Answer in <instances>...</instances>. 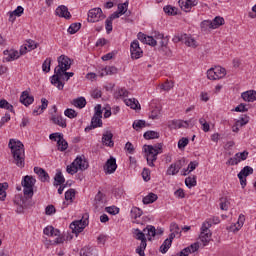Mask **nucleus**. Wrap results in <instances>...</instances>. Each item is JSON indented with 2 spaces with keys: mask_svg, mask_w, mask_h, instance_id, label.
<instances>
[{
  "mask_svg": "<svg viewBox=\"0 0 256 256\" xmlns=\"http://www.w3.org/2000/svg\"><path fill=\"white\" fill-rule=\"evenodd\" d=\"M8 147L14 159L13 163L23 169L25 167V145L23 142L12 138L9 140Z\"/></svg>",
  "mask_w": 256,
  "mask_h": 256,
  "instance_id": "nucleus-1",
  "label": "nucleus"
},
{
  "mask_svg": "<svg viewBox=\"0 0 256 256\" xmlns=\"http://www.w3.org/2000/svg\"><path fill=\"white\" fill-rule=\"evenodd\" d=\"M144 152L146 153V161L149 167H155L154 161H157V155L163 153V143L156 145H144Z\"/></svg>",
  "mask_w": 256,
  "mask_h": 256,
  "instance_id": "nucleus-2",
  "label": "nucleus"
},
{
  "mask_svg": "<svg viewBox=\"0 0 256 256\" xmlns=\"http://www.w3.org/2000/svg\"><path fill=\"white\" fill-rule=\"evenodd\" d=\"M73 75H75V73L67 71H62L60 74L58 72H54V75L51 76L50 81L54 87L59 89V91H63V87H65V83H63V81H69Z\"/></svg>",
  "mask_w": 256,
  "mask_h": 256,
  "instance_id": "nucleus-3",
  "label": "nucleus"
},
{
  "mask_svg": "<svg viewBox=\"0 0 256 256\" xmlns=\"http://www.w3.org/2000/svg\"><path fill=\"white\" fill-rule=\"evenodd\" d=\"M103 110L101 109V104L96 105L95 113L91 119L90 126L85 128V132L89 133L92 129H97V127H103Z\"/></svg>",
  "mask_w": 256,
  "mask_h": 256,
  "instance_id": "nucleus-4",
  "label": "nucleus"
},
{
  "mask_svg": "<svg viewBox=\"0 0 256 256\" xmlns=\"http://www.w3.org/2000/svg\"><path fill=\"white\" fill-rule=\"evenodd\" d=\"M147 232L141 231L139 228L133 230V236L137 241H141L140 245L136 248V253L140 256H145V249H147V238L145 237Z\"/></svg>",
  "mask_w": 256,
  "mask_h": 256,
  "instance_id": "nucleus-5",
  "label": "nucleus"
},
{
  "mask_svg": "<svg viewBox=\"0 0 256 256\" xmlns=\"http://www.w3.org/2000/svg\"><path fill=\"white\" fill-rule=\"evenodd\" d=\"M58 66L55 67L54 73L61 75L63 71H69L71 69V58H68L66 55H61L57 59Z\"/></svg>",
  "mask_w": 256,
  "mask_h": 256,
  "instance_id": "nucleus-6",
  "label": "nucleus"
},
{
  "mask_svg": "<svg viewBox=\"0 0 256 256\" xmlns=\"http://www.w3.org/2000/svg\"><path fill=\"white\" fill-rule=\"evenodd\" d=\"M227 75V70L221 66H216L214 68H210L207 71V77L211 81H217V79H223Z\"/></svg>",
  "mask_w": 256,
  "mask_h": 256,
  "instance_id": "nucleus-7",
  "label": "nucleus"
},
{
  "mask_svg": "<svg viewBox=\"0 0 256 256\" xmlns=\"http://www.w3.org/2000/svg\"><path fill=\"white\" fill-rule=\"evenodd\" d=\"M211 229V222L210 221H206L202 224L201 227V233H200V241H202V243H204V245H207V243H209V241H211V231L209 230Z\"/></svg>",
  "mask_w": 256,
  "mask_h": 256,
  "instance_id": "nucleus-8",
  "label": "nucleus"
},
{
  "mask_svg": "<svg viewBox=\"0 0 256 256\" xmlns=\"http://www.w3.org/2000/svg\"><path fill=\"white\" fill-rule=\"evenodd\" d=\"M105 17L106 16L103 14V10L101 8H93L88 12L89 23H97L99 21H103Z\"/></svg>",
  "mask_w": 256,
  "mask_h": 256,
  "instance_id": "nucleus-9",
  "label": "nucleus"
},
{
  "mask_svg": "<svg viewBox=\"0 0 256 256\" xmlns=\"http://www.w3.org/2000/svg\"><path fill=\"white\" fill-rule=\"evenodd\" d=\"M249 175H253V169L250 166H245L238 173V179L240 181L242 189H245V187L247 186V177H249Z\"/></svg>",
  "mask_w": 256,
  "mask_h": 256,
  "instance_id": "nucleus-10",
  "label": "nucleus"
},
{
  "mask_svg": "<svg viewBox=\"0 0 256 256\" xmlns=\"http://www.w3.org/2000/svg\"><path fill=\"white\" fill-rule=\"evenodd\" d=\"M87 227V220H75L70 224V229L72 230V233L76 235V237L79 235V233H82L83 229Z\"/></svg>",
  "mask_w": 256,
  "mask_h": 256,
  "instance_id": "nucleus-11",
  "label": "nucleus"
},
{
  "mask_svg": "<svg viewBox=\"0 0 256 256\" xmlns=\"http://www.w3.org/2000/svg\"><path fill=\"white\" fill-rule=\"evenodd\" d=\"M130 53L132 59H141L143 57V50L139 46V41L134 40L130 45Z\"/></svg>",
  "mask_w": 256,
  "mask_h": 256,
  "instance_id": "nucleus-12",
  "label": "nucleus"
},
{
  "mask_svg": "<svg viewBox=\"0 0 256 256\" xmlns=\"http://www.w3.org/2000/svg\"><path fill=\"white\" fill-rule=\"evenodd\" d=\"M104 171L106 175H111L114 171H117V160L110 157V159H108L104 165Z\"/></svg>",
  "mask_w": 256,
  "mask_h": 256,
  "instance_id": "nucleus-13",
  "label": "nucleus"
},
{
  "mask_svg": "<svg viewBox=\"0 0 256 256\" xmlns=\"http://www.w3.org/2000/svg\"><path fill=\"white\" fill-rule=\"evenodd\" d=\"M178 3L182 11L189 13V11H191V8L196 7L199 2L197 0H179Z\"/></svg>",
  "mask_w": 256,
  "mask_h": 256,
  "instance_id": "nucleus-14",
  "label": "nucleus"
},
{
  "mask_svg": "<svg viewBox=\"0 0 256 256\" xmlns=\"http://www.w3.org/2000/svg\"><path fill=\"white\" fill-rule=\"evenodd\" d=\"M203 25H209L210 29H217L221 25H225V19L221 16H216L213 21H204Z\"/></svg>",
  "mask_w": 256,
  "mask_h": 256,
  "instance_id": "nucleus-15",
  "label": "nucleus"
},
{
  "mask_svg": "<svg viewBox=\"0 0 256 256\" xmlns=\"http://www.w3.org/2000/svg\"><path fill=\"white\" fill-rule=\"evenodd\" d=\"M144 233H147L148 241H151V237H155V235H163V229H155V226L148 225L144 228Z\"/></svg>",
  "mask_w": 256,
  "mask_h": 256,
  "instance_id": "nucleus-16",
  "label": "nucleus"
},
{
  "mask_svg": "<svg viewBox=\"0 0 256 256\" xmlns=\"http://www.w3.org/2000/svg\"><path fill=\"white\" fill-rule=\"evenodd\" d=\"M37 47H39V43L29 39L26 41L24 47L20 48V55H25L27 53V49L28 51H33L34 49H37Z\"/></svg>",
  "mask_w": 256,
  "mask_h": 256,
  "instance_id": "nucleus-17",
  "label": "nucleus"
},
{
  "mask_svg": "<svg viewBox=\"0 0 256 256\" xmlns=\"http://www.w3.org/2000/svg\"><path fill=\"white\" fill-rule=\"evenodd\" d=\"M55 14L58 17H62L64 19H71V12H69V8L65 5H60L56 8Z\"/></svg>",
  "mask_w": 256,
  "mask_h": 256,
  "instance_id": "nucleus-18",
  "label": "nucleus"
},
{
  "mask_svg": "<svg viewBox=\"0 0 256 256\" xmlns=\"http://www.w3.org/2000/svg\"><path fill=\"white\" fill-rule=\"evenodd\" d=\"M73 162L77 169L80 171H85L86 169H89V162H87V160H85V158H83L82 156H77Z\"/></svg>",
  "mask_w": 256,
  "mask_h": 256,
  "instance_id": "nucleus-19",
  "label": "nucleus"
},
{
  "mask_svg": "<svg viewBox=\"0 0 256 256\" xmlns=\"http://www.w3.org/2000/svg\"><path fill=\"white\" fill-rule=\"evenodd\" d=\"M33 101H35V98L29 95L28 91L22 92L20 96V103H22V105H25V107H29V105H32Z\"/></svg>",
  "mask_w": 256,
  "mask_h": 256,
  "instance_id": "nucleus-20",
  "label": "nucleus"
},
{
  "mask_svg": "<svg viewBox=\"0 0 256 256\" xmlns=\"http://www.w3.org/2000/svg\"><path fill=\"white\" fill-rule=\"evenodd\" d=\"M102 143L103 145H106V147H113L115 145V142H113V133L111 131H106L102 135Z\"/></svg>",
  "mask_w": 256,
  "mask_h": 256,
  "instance_id": "nucleus-21",
  "label": "nucleus"
},
{
  "mask_svg": "<svg viewBox=\"0 0 256 256\" xmlns=\"http://www.w3.org/2000/svg\"><path fill=\"white\" fill-rule=\"evenodd\" d=\"M105 195L99 191L95 196V209L96 211H100L105 207Z\"/></svg>",
  "mask_w": 256,
  "mask_h": 256,
  "instance_id": "nucleus-22",
  "label": "nucleus"
},
{
  "mask_svg": "<svg viewBox=\"0 0 256 256\" xmlns=\"http://www.w3.org/2000/svg\"><path fill=\"white\" fill-rule=\"evenodd\" d=\"M34 173H36V175H38V177H39L40 181H42V183L49 181V173H47V171H45V169H43L41 167H34Z\"/></svg>",
  "mask_w": 256,
  "mask_h": 256,
  "instance_id": "nucleus-23",
  "label": "nucleus"
},
{
  "mask_svg": "<svg viewBox=\"0 0 256 256\" xmlns=\"http://www.w3.org/2000/svg\"><path fill=\"white\" fill-rule=\"evenodd\" d=\"M51 121L52 123H54V125L62 127V129H65L67 127V120L61 115H52Z\"/></svg>",
  "mask_w": 256,
  "mask_h": 256,
  "instance_id": "nucleus-24",
  "label": "nucleus"
},
{
  "mask_svg": "<svg viewBox=\"0 0 256 256\" xmlns=\"http://www.w3.org/2000/svg\"><path fill=\"white\" fill-rule=\"evenodd\" d=\"M241 97L243 101H247L248 103H253V101H256V91L248 90L246 92H243L241 94Z\"/></svg>",
  "mask_w": 256,
  "mask_h": 256,
  "instance_id": "nucleus-25",
  "label": "nucleus"
},
{
  "mask_svg": "<svg viewBox=\"0 0 256 256\" xmlns=\"http://www.w3.org/2000/svg\"><path fill=\"white\" fill-rule=\"evenodd\" d=\"M159 45L161 47L160 50H162L165 55H171V50L167 48V45H169V38L167 36H163V38H160Z\"/></svg>",
  "mask_w": 256,
  "mask_h": 256,
  "instance_id": "nucleus-26",
  "label": "nucleus"
},
{
  "mask_svg": "<svg viewBox=\"0 0 256 256\" xmlns=\"http://www.w3.org/2000/svg\"><path fill=\"white\" fill-rule=\"evenodd\" d=\"M4 55L7 56L5 57V61L7 62L15 61V59H19V51L17 50H5Z\"/></svg>",
  "mask_w": 256,
  "mask_h": 256,
  "instance_id": "nucleus-27",
  "label": "nucleus"
},
{
  "mask_svg": "<svg viewBox=\"0 0 256 256\" xmlns=\"http://www.w3.org/2000/svg\"><path fill=\"white\" fill-rule=\"evenodd\" d=\"M35 183H37V180L33 178V176L26 175L22 180V187H35Z\"/></svg>",
  "mask_w": 256,
  "mask_h": 256,
  "instance_id": "nucleus-28",
  "label": "nucleus"
},
{
  "mask_svg": "<svg viewBox=\"0 0 256 256\" xmlns=\"http://www.w3.org/2000/svg\"><path fill=\"white\" fill-rule=\"evenodd\" d=\"M80 256H98L93 247L85 246L80 250Z\"/></svg>",
  "mask_w": 256,
  "mask_h": 256,
  "instance_id": "nucleus-29",
  "label": "nucleus"
},
{
  "mask_svg": "<svg viewBox=\"0 0 256 256\" xmlns=\"http://www.w3.org/2000/svg\"><path fill=\"white\" fill-rule=\"evenodd\" d=\"M65 183V177L61 170H57L56 175L54 177V187H59V185H63Z\"/></svg>",
  "mask_w": 256,
  "mask_h": 256,
  "instance_id": "nucleus-30",
  "label": "nucleus"
},
{
  "mask_svg": "<svg viewBox=\"0 0 256 256\" xmlns=\"http://www.w3.org/2000/svg\"><path fill=\"white\" fill-rule=\"evenodd\" d=\"M58 151H67L69 148V143L65 141L63 134L60 136V139L57 140Z\"/></svg>",
  "mask_w": 256,
  "mask_h": 256,
  "instance_id": "nucleus-31",
  "label": "nucleus"
},
{
  "mask_svg": "<svg viewBox=\"0 0 256 256\" xmlns=\"http://www.w3.org/2000/svg\"><path fill=\"white\" fill-rule=\"evenodd\" d=\"M52 237H57L54 241V245H59L65 242V238L61 237V231H59V229L53 228Z\"/></svg>",
  "mask_w": 256,
  "mask_h": 256,
  "instance_id": "nucleus-32",
  "label": "nucleus"
},
{
  "mask_svg": "<svg viewBox=\"0 0 256 256\" xmlns=\"http://www.w3.org/2000/svg\"><path fill=\"white\" fill-rule=\"evenodd\" d=\"M72 105H74V107H77L78 109H83L85 105H87V100L85 99V97H78L73 100Z\"/></svg>",
  "mask_w": 256,
  "mask_h": 256,
  "instance_id": "nucleus-33",
  "label": "nucleus"
},
{
  "mask_svg": "<svg viewBox=\"0 0 256 256\" xmlns=\"http://www.w3.org/2000/svg\"><path fill=\"white\" fill-rule=\"evenodd\" d=\"M158 199L157 194L155 193H149L147 196H145L142 200L144 205H149L151 203H155V201Z\"/></svg>",
  "mask_w": 256,
  "mask_h": 256,
  "instance_id": "nucleus-34",
  "label": "nucleus"
},
{
  "mask_svg": "<svg viewBox=\"0 0 256 256\" xmlns=\"http://www.w3.org/2000/svg\"><path fill=\"white\" fill-rule=\"evenodd\" d=\"M117 74V68L115 66H106L102 69L101 77H105V75H115Z\"/></svg>",
  "mask_w": 256,
  "mask_h": 256,
  "instance_id": "nucleus-35",
  "label": "nucleus"
},
{
  "mask_svg": "<svg viewBox=\"0 0 256 256\" xmlns=\"http://www.w3.org/2000/svg\"><path fill=\"white\" fill-rule=\"evenodd\" d=\"M124 103L127 105V107H130L131 109H141V105H139V101H137L135 98L126 99L124 100Z\"/></svg>",
  "mask_w": 256,
  "mask_h": 256,
  "instance_id": "nucleus-36",
  "label": "nucleus"
},
{
  "mask_svg": "<svg viewBox=\"0 0 256 256\" xmlns=\"http://www.w3.org/2000/svg\"><path fill=\"white\" fill-rule=\"evenodd\" d=\"M6 189H9V184L7 182L0 183V201H5L7 197V192H5Z\"/></svg>",
  "mask_w": 256,
  "mask_h": 256,
  "instance_id": "nucleus-37",
  "label": "nucleus"
},
{
  "mask_svg": "<svg viewBox=\"0 0 256 256\" xmlns=\"http://www.w3.org/2000/svg\"><path fill=\"white\" fill-rule=\"evenodd\" d=\"M184 45H187V47H192L193 49H195L198 46L197 41L194 40V38H191L187 34H186V39H184Z\"/></svg>",
  "mask_w": 256,
  "mask_h": 256,
  "instance_id": "nucleus-38",
  "label": "nucleus"
},
{
  "mask_svg": "<svg viewBox=\"0 0 256 256\" xmlns=\"http://www.w3.org/2000/svg\"><path fill=\"white\" fill-rule=\"evenodd\" d=\"M185 185L186 187H188L189 189H191V187H195V185H197V176H189L185 179Z\"/></svg>",
  "mask_w": 256,
  "mask_h": 256,
  "instance_id": "nucleus-39",
  "label": "nucleus"
},
{
  "mask_svg": "<svg viewBox=\"0 0 256 256\" xmlns=\"http://www.w3.org/2000/svg\"><path fill=\"white\" fill-rule=\"evenodd\" d=\"M132 127L135 131H141V129L146 127V122L145 120H136L133 122Z\"/></svg>",
  "mask_w": 256,
  "mask_h": 256,
  "instance_id": "nucleus-40",
  "label": "nucleus"
},
{
  "mask_svg": "<svg viewBox=\"0 0 256 256\" xmlns=\"http://www.w3.org/2000/svg\"><path fill=\"white\" fill-rule=\"evenodd\" d=\"M182 251H184V253H195L196 251H199V243L195 242L194 244L184 248Z\"/></svg>",
  "mask_w": 256,
  "mask_h": 256,
  "instance_id": "nucleus-41",
  "label": "nucleus"
},
{
  "mask_svg": "<svg viewBox=\"0 0 256 256\" xmlns=\"http://www.w3.org/2000/svg\"><path fill=\"white\" fill-rule=\"evenodd\" d=\"M144 139H159V132L150 130L144 133Z\"/></svg>",
  "mask_w": 256,
  "mask_h": 256,
  "instance_id": "nucleus-42",
  "label": "nucleus"
},
{
  "mask_svg": "<svg viewBox=\"0 0 256 256\" xmlns=\"http://www.w3.org/2000/svg\"><path fill=\"white\" fill-rule=\"evenodd\" d=\"M0 109H6L7 111H11V113H14L13 105L8 103V101L5 99L0 100Z\"/></svg>",
  "mask_w": 256,
  "mask_h": 256,
  "instance_id": "nucleus-43",
  "label": "nucleus"
},
{
  "mask_svg": "<svg viewBox=\"0 0 256 256\" xmlns=\"http://www.w3.org/2000/svg\"><path fill=\"white\" fill-rule=\"evenodd\" d=\"M79 29H81V23H73L69 26L68 33H70V35H75Z\"/></svg>",
  "mask_w": 256,
  "mask_h": 256,
  "instance_id": "nucleus-44",
  "label": "nucleus"
},
{
  "mask_svg": "<svg viewBox=\"0 0 256 256\" xmlns=\"http://www.w3.org/2000/svg\"><path fill=\"white\" fill-rule=\"evenodd\" d=\"M170 231L171 233H174V235L181 237V229L179 228V225L177 223L175 222L171 223Z\"/></svg>",
  "mask_w": 256,
  "mask_h": 256,
  "instance_id": "nucleus-45",
  "label": "nucleus"
},
{
  "mask_svg": "<svg viewBox=\"0 0 256 256\" xmlns=\"http://www.w3.org/2000/svg\"><path fill=\"white\" fill-rule=\"evenodd\" d=\"M173 87H174L173 81H169V80H166L165 83L160 85V89H162V91H171Z\"/></svg>",
  "mask_w": 256,
  "mask_h": 256,
  "instance_id": "nucleus-46",
  "label": "nucleus"
},
{
  "mask_svg": "<svg viewBox=\"0 0 256 256\" xmlns=\"http://www.w3.org/2000/svg\"><path fill=\"white\" fill-rule=\"evenodd\" d=\"M141 215H143V210H141V208L138 207H133L131 210V217L133 219H138V217H141Z\"/></svg>",
  "mask_w": 256,
  "mask_h": 256,
  "instance_id": "nucleus-47",
  "label": "nucleus"
},
{
  "mask_svg": "<svg viewBox=\"0 0 256 256\" xmlns=\"http://www.w3.org/2000/svg\"><path fill=\"white\" fill-rule=\"evenodd\" d=\"M248 157H249V152L247 150L236 153V158L239 159V163H241V161H247Z\"/></svg>",
  "mask_w": 256,
  "mask_h": 256,
  "instance_id": "nucleus-48",
  "label": "nucleus"
},
{
  "mask_svg": "<svg viewBox=\"0 0 256 256\" xmlns=\"http://www.w3.org/2000/svg\"><path fill=\"white\" fill-rule=\"evenodd\" d=\"M171 245V241L166 239L160 246V253H167V251H169V249L171 248Z\"/></svg>",
  "mask_w": 256,
  "mask_h": 256,
  "instance_id": "nucleus-49",
  "label": "nucleus"
},
{
  "mask_svg": "<svg viewBox=\"0 0 256 256\" xmlns=\"http://www.w3.org/2000/svg\"><path fill=\"white\" fill-rule=\"evenodd\" d=\"M42 71L44 73H49L51 71V58H47L42 64Z\"/></svg>",
  "mask_w": 256,
  "mask_h": 256,
  "instance_id": "nucleus-50",
  "label": "nucleus"
},
{
  "mask_svg": "<svg viewBox=\"0 0 256 256\" xmlns=\"http://www.w3.org/2000/svg\"><path fill=\"white\" fill-rule=\"evenodd\" d=\"M199 123L200 125H202V131H204V133H209L211 126H209V123H207V120H205L204 118H200Z\"/></svg>",
  "mask_w": 256,
  "mask_h": 256,
  "instance_id": "nucleus-51",
  "label": "nucleus"
},
{
  "mask_svg": "<svg viewBox=\"0 0 256 256\" xmlns=\"http://www.w3.org/2000/svg\"><path fill=\"white\" fill-rule=\"evenodd\" d=\"M65 117H68V119H75L77 117V111L74 109L68 108L64 111Z\"/></svg>",
  "mask_w": 256,
  "mask_h": 256,
  "instance_id": "nucleus-52",
  "label": "nucleus"
},
{
  "mask_svg": "<svg viewBox=\"0 0 256 256\" xmlns=\"http://www.w3.org/2000/svg\"><path fill=\"white\" fill-rule=\"evenodd\" d=\"M129 96V91L125 88H121L118 90V92L115 94L116 99H121V97H128Z\"/></svg>",
  "mask_w": 256,
  "mask_h": 256,
  "instance_id": "nucleus-53",
  "label": "nucleus"
},
{
  "mask_svg": "<svg viewBox=\"0 0 256 256\" xmlns=\"http://www.w3.org/2000/svg\"><path fill=\"white\" fill-rule=\"evenodd\" d=\"M66 171L67 173H69V175H75V173H77V171L79 170L77 169L75 163L72 162L70 165L67 166Z\"/></svg>",
  "mask_w": 256,
  "mask_h": 256,
  "instance_id": "nucleus-54",
  "label": "nucleus"
},
{
  "mask_svg": "<svg viewBox=\"0 0 256 256\" xmlns=\"http://www.w3.org/2000/svg\"><path fill=\"white\" fill-rule=\"evenodd\" d=\"M106 213H109L110 215H118L119 213V207L117 206H109L105 208Z\"/></svg>",
  "mask_w": 256,
  "mask_h": 256,
  "instance_id": "nucleus-55",
  "label": "nucleus"
},
{
  "mask_svg": "<svg viewBox=\"0 0 256 256\" xmlns=\"http://www.w3.org/2000/svg\"><path fill=\"white\" fill-rule=\"evenodd\" d=\"M75 197V189H69L65 192V200L66 201H73V198Z\"/></svg>",
  "mask_w": 256,
  "mask_h": 256,
  "instance_id": "nucleus-56",
  "label": "nucleus"
},
{
  "mask_svg": "<svg viewBox=\"0 0 256 256\" xmlns=\"http://www.w3.org/2000/svg\"><path fill=\"white\" fill-rule=\"evenodd\" d=\"M235 123L240 127H244V125H247V123H249V116L245 115L244 117H241L239 120H237Z\"/></svg>",
  "mask_w": 256,
  "mask_h": 256,
  "instance_id": "nucleus-57",
  "label": "nucleus"
},
{
  "mask_svg": "<svg viewBox=\"0 0 256 256\" xmlns=\"http://www.w3.org/2000/svg\"><path fill=\"white\" fill-rule=\"evenodd\" d=\"M142 178L146 182L151 181V170H149L148 168H144L142 171Z\"/></svg>",
  "mask_w": 256,
  "mask_h": 256,
  "instance_id": "nucleus-58",
  "label": "nucleus"
},
{
  "mask_svg": "<svg viewBox=\"0 0 256 256\" xmlns=\"http://www.w3.org/2000/svg\"><path fill=\"white\" fill-rule=\"evenodd\" d=\"M164 12L167 15H177V8L172 7V6H165L164 7Z\"/></svg>",
  "mask_w": 256,
  "mask_h": 256,
  "instance_id": "nucleus-59",
  "label": "nucleus"
},
{
  "mask_svg": "<svg viewBox=\"0 0 256 256\" xmlns=\"http://www.w3.org/2000/svg\"><path fill=\"white\" fill-rule=\"evenodd\" d=\"M177 173H179V170L175 167V164H171L166 171V175H177Z\"/></svg>",
  "mask_w": 256,
  "mask_h": 256,
  "instance_id": "nucleus-60",
  "label": "nucleus"
},
{
  "mask_svg": "<svg viewBox=\"0 0 256 256\" xmlns=\"http://www.w3.org/2000/svg\"><path fill=\"white\" fill-rule=\"evenodd\" d=\"M186 145H189V138L183 137L178 141V149H185Z\"/></svg>",
  "mask_w": 256,
  "mask_h": 256,
  "instance_id": "nucleus-61",
  "label": "nucleus"
},
{
  "mask_svg": "<svg viewBox=\"0 0 256 256\" xmlns=\"http://www.w3.org/2000/svg\"><path fill=\"white\" fill-rule=\"evenodd\" d=\"M23 193L27 199H31L34 195L33 188L31 187H24Z\"/></svg>",
  "mask_w": 256,
  "mask_h": 256,
  "instance_id": "nucleus-62",
  "label": "nucleus"
},
{
  "mask_svg": "<svg viewBox=\"0 0 256 256\" xmlns=\"http://www.w3.org/2000/svg\"><path fill=\"white\" fill-rule=\"evenodd\" d=\"M220 201V209L227 211V209H229V201H227V198H221Z\"/></svg>",
  "mask_w": 256,
  "mask_h": 256,
  "instance_id": "nucleus-63",
  "label": "nucleus"
},
{
  "mask_svg": "<svg viewBox=\"0 0 256 256\" xmlns=\"http://www.w3.org/2000/svg\"><path fill=\"white\" fill-rule=\"evenodd\" d=\"M169 127L170 129H181V120H172Z\"/></svg>",
  "mask_w": 256,
  "mask_h": 256,
  "instance_id": "nucleus-64",
  "label": "nucleus"
}]
</instances>
